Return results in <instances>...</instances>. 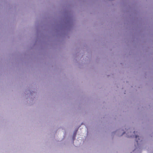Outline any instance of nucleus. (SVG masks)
<instances>
[{
	"label": "nucleus",
	"instance_id": "1",
	"mask_svg": "<svg viewBox=\"0 0 153 153\" xmlns=\"http://www.w3.org/2000/svg\"><path fill=\"white\" fill-rule=\"evenodd\" d=\"M139 137L138 136H137V135H136L135 136V138L136 139L137 138V137Z\"/></svg>",
	"mask_w": 153,
	"mask_h": 153
},
{
	"label": "nucleus",
	"instance_id": "2",
	"mask_svg": "<svg viewBox=\"0 0 153 153\" xmlns=\"http://www.w3.org/2000/svg\"><path fill=\"white\" fill-rule=\"evenodd\" d=\"M136 141L137 142V143L138 142V140H136Z\"/></svg>",
	"mask_w": 153,
	"mask_h": 153
}]
</instances>
